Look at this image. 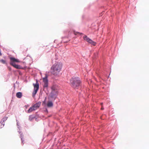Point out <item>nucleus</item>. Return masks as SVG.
Masks as SVG:
<instances>
[{
	"instance_id": "nucleus-8",
	"label": "nucleus",
	"mask_w": 149,
	"mask_h": 149,
	"mask_svg": "<svg viewBox=\"0 0 149 149\" xmlns=\"http://www.w3.org/2000/svg\"><path fill=\"white\" fill-rule=\"evenodd\" d=\"M8 117H3L1 120L0 123L3 125V127L4 125L5 124L4 123L5 121H6L8 119Z\"/></svg>"
},
{
	"instance_id": "nucleus-6",
	"label": "nucleus",
	"mask_w": 149,
	"mask_h": 149,
	"mask_svg": "<svg viewBox=\"0 0 149 149\" xmlns=\"http://www.w3.org/2000/svg\"><path fill=\"white\" fill-rule=\"evenodd\" d=\"M83 38L84 40H86L87 42L93 45V46H95L96 45V42L88 37L86 36L85 35L84 36Z\"/></svg>"
},
{
	"instance_id": "nucleus-7",
	"label": "nucleus",
	"mask_w": 149,
	"mask_h": 149,
	"mask_svg": "<svg viewBox=\"0 0 149 149\" xmlns=\"http://www.w3.org/2000/svg\"><path fill=\"white\" fill-rule=\"evenodd\" d=\"M43 81L44 83L43 86L44 88L47 89L48 86V81L47 75L45 77L43 78Z\"/></svg>"
},
{
	"instance_id": "nucleus-14",
	"label": "nucleus",
	"mask_w": 149,
	"mask_h": 149,
	"mask_svg": "<svg viewBox=\"0 0 149 149\" xmlns=\"http://www.w3.org/2000/svg\"><path fill=\"white\" fill-rule=\"evenodd\" d=\"M34 118L32 116H29V120L31 121Z\"/></svg>"
},
{
	"instance_id": "nucleus-15",
	"label": "nucleus",
	"mask_w": 149,
	"mask_h": 149,
	"mask_svg": "<svg viewBox=\"0 0 149 149\" xmlns=\"http://www.w3.org/2000/svg\"><path fill=\"white\" fill-rule=\"evenodd\" d=\"M74 34L75 35H77L79 34H80L79 32H76L75 31L74 32Z\"/></svg>"
},
{
	"instance_id": "nucleus-9",
	"label": "nucleus",
	"mask_w": 149,
	"mask_h": 149,
	"mask_svg": "<svg viewBox=\"0 0 149 149\" xmlns=\"http://www.w3.org/2000/svg\"><path fill=\"white\" fill-rule=\"evenodd\" d=\"M40 105V104L38 103L34 104L32 107L34 109V110L35 111L38 108Z\"/></svg>"
},
{
	"instance_id": "nucleus-4",
	"label": "nucleus",
	"mask_w": 149,
	"mask_h": 149,
	"mask_svg": "<svg viewBox=\"0 0 149 149\" xmlns=\"http://www.w3.org/2000/svg\"><path fill=\"white\" fill-rule=\"evenodd\" d=\"M58 88L56 86L54 85L52 86V91L50 94L51 97L55 98L58 94Z\"/></svg>"
},
{
	"instance_id": "nucleus-5",
	"label": "nucleus",
	"mask_w": 149,
	"mask_h": 149,
	"mask_svg": "<svg viewBox=\"0 0 149 149\" xmlns=\"http://www.w3.org/2000/svg\"><path fill=\"white\" fill-rule=\"evenodd\" d=\"M34 90L33 93V97L36 94L39 88V84L38 81L36 80V84H33Z\"/></svg>"
},
{
	"instance_id": "nucleus-1",
	"label": "nucleus",
	"mask_w": 149,
	"mask_h": 149,
	"mask_svg": "<svg viewBox=\"0 0 149 149\" xmlns=\"http://www.w3.org/2000/svg\"><path fill=\"white\" fill-rule=\"evenodd\" d=\"M62 67V65L60 63H57L53 64L51 67V73L54 76H58L59 74Z\"/></svg>"
},
{
	"instance_id": "nucleus-3",
	"label": "nucleus",
	"mask_w": 149,
	"mask_h": 149,
	"mask_svg": "<svg viewBox=\"0 0 149 149\" xmlns=\"http://www.w3.org/2000/svg\"><path fill=\"white\" fill-rule=\"evenodd\" d=\"M10 64L13 66V67L16 68L17 69H20L21 68L20 66L17 65L15 63H19L20 62L19 60L16 59L13 57L10 58Z\"/></svg>"
},
{
	"instance_id": "nucleus-12",
	"label": "nucleus",
	"mask_w": 149,
	"mask_h": 149,
	"mask_svg": "<svg viewBox=\"0 0 149 149\" xmlns=\"http://www.w3.org/2000/svg\"><path fill=\"white\" fill-rule=\"evenodd\" d=\"M34 111L35 110H34V109H33V107H30L29 110L27 111V113H30Z\"/></svg>"
},
{
	"instance_id": "nucleus-13",
	"label": "nucleus",
	"mask_w": 149,
	"mask_h": 149,
	"mask_svg": "<svg viewBox=\"0 0 149 149\" xmlns=\"http://www.w3.org/2000/svg\"><path fill=\"white\" fill-rule=\"evenodd\" d=\"M0 62H1V63H2L3 64H6V62L5 60L1 59L0 60Z\"/></svg>"
},
{
	"instance_id": "nucleus-2",
	"label": "nucleus",
	"mask_w": 149,
	"mask_h": 149,
	"mask_svg": "<svg viewBox=\"0 0 149 149\" xmlns=\"http://www.w3.org/2000/svg\"><path fill=\"white\" fill-rule=\"evenodd\" d=\"M81 83V81L78 77L72 78L70 80V86L74 89H78Z\"/></svg>"
},
{
	"instance_id": "nucleus-10",
	"label": "nucleus",
	"mask_w": 149,
	"mask_h": 149,
	"mask_svg": "<svg viewBox=\"0 0 149 149\" xmlns=\"http://www.w3.org/2000/svg\"><path fill=\"white\" fill-rule=\"evenodd\" d=\"M22 94L21 92H19L16 93V96L18 98H21L22 97Z\"/></svg>"
},
{
	"instance_id": "nucleus-17",
	"label": "nucleus",
	"mask_w": 149,
	"mask_h": 149,
	"mask_svg": "<svg viewBox=\"0 0 149 149\" xmlns=\"http://www.w3.org/2000/svg\"><path fill=\"white\" fill-rule=\"evenodd\" d=\"M103 109H104V108L102 107V108H101V109L102 110H103Z\"/></svg>"
},
{
	"instance_id": "nucleus-11",
	"label": "nucleus",
	"mask_w": 149,
	"mask_h": 149,
	"mask_svg": "<svg viewBox=\"0 0 149 149\" xmlns=\"http://www.w3.org/2000/svg\"><path fill=\"white\" fill-rule=\"evenodd\" d=\"M47 105L48 107H50L53 106V103L51 101H48L47 102Z\"/></svg>"
},
{
	"instance_id": "nucleus-16",
	"label": "nucleus",
	"mask_w": 149,
	"mask_h": 149,
	"mask_svg": "<svg viewBox=\"0 0 149 149\" xmlns=\"http://www.w3.org/2000/svg\"><path fill=\"white\" fill-rule=\"evenodd\" d=\"M21 141H22V142L23 143V140L22 139V138H21Z\"/></svg>"
}]
</instances>
